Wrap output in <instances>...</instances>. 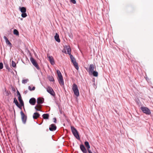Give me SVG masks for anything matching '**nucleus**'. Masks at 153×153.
<instances>
[{"instance_id":"f257e3e1","label":"nucleus","mask_w":153,"mask_h":153,"mask_svg":"<svg viewBox=\"0 0 153 153\" xmlns=\"http://www.w3.org/2000/svg\"><path fill=\"white\" fill-rule=\"evenodd\" d=\"M44 101L43 98L39 97L37 99V104L35 107V109L37 111H40V109L42 108V105H41L43 103Z\"/></svg>"},{"instance_id":"f03ea898","label":"nucleus","mask_w":153,"mask_h":153,"mask_svg":"<svg viewBox=\"0 0 153 153\" xmlns=\"http://www.w3.org/2000/svg\"><path fill=\"white\" fill-rule=\"evenodd\" d=\"M57 73L58 77V81L59 84L61 86L63 85H64V82L63 78L60 71L57 70Z\"/></svg>"},{"instance_id":"7ed1b4c3","label":"nucleus","mask_w":153,"mask_h":153,"mask_svg":"<svg viewBox=\"0 0 153 153\" xmlns=\"http://www.w3.org/2000/svg\"><path fill=\"white\" fill-rule=\"evenodd\" d=\"M71 129L74 137L78 140H80V137L78 132L76 129L73 126H71Z\"/></svg>"},{"instance_id":"20e7f679","label":"nucleus","mask_w":153,"mask_h":153,"mask_svg":"<svg viewBox=\"0 0 153 153\" xmlns=\"http://www.w3.org/2000/svg\"><path fill=\"white\" fill-rule=\"evenodd\" d=\"M72 89L74 94L77 97L79 96V92L77 86L75 84L73 85Z\"/></svg>"},{"instance_id":"39448f33","label":"nucleus","mask_w":153,"mask_h":153,"mask_svg":"<svg viewBox=\"0 0 153 153\" xmlns=\"http://www.w3.org/2000/svg\"><path fill=\"white\" fill-rule=\"evenodd\" d=\"M30 59L33 65L36 68V69L38 70H40V67L36 60L32 57H31Z\"/></svg>"},{"instance_id":"423d86ee","label":"nucleus","mask_w":153,"mask_h":153,"mask_svg":"<svg viewBox=\"0 0 153 153\" xmlns=\"http://www.w3.org/2000/svg\"><path fill=\"white\" fill-rule=\"evenodd\" d=\"M140 109L143 113L147 115H150L151 114L150 110L147 107H141Z\"/></svg>"},{"instance_id":"0eeeda50","label":"nucleus","mask_w":153,"mask_h":153,"mask_svg":"<svg viewBox=\"0 0 153 153\" xmlns=\"http://www.w3.org/2000/svg\"><path fill=\"white\" fill-rule=\"evenodd\" d=\"M47 91L51 95L54 96L55 95V94L53 90V88L49 86H48L46 88Z\"/></svg>"},{"instance_id":"6e6552de","label":"nucleus","mask_w":153,"mask_h":153,"mask_svg":"<svg viewBox=\"0 0 153 153\" xmlns=\"http://www.w3.org/2000/svg\"><path fill=\"white\" fill-rule=\"evenodd\" d=\"M20 114L21 116V118L23 123L25 124L26 123L27 117L25 115L22 111L20 112Z\"/></svg>"},{"instance_id":"1a4fd4ad","label":"nucleus","mask_w":153,"mask_h":153,"mask_svg":"<svg viewBox=\"0 0 153 153\" xmlns=\"http://www.w3.org/2000/svg\"><path fill=\"white\" fill-rule=\"evenodd\" d=\"M18 99L20 103V104H19V105L20 107H19V108H20V109H22V107L24 106V110L25 111V109L24 107V103L22 99V97H20V96L18 97Z\"/></svg>"},{"instance_id":"9d476101","label":"nucleus","mask_w":153,"mask_h":153,"mask_svg":"<svg viewBox=\"0 0 153 153\" xmlns=\"http://www.w3.org/2000/svg\"><path fill=\"white\" fill-rule=\"evenodd\" d=\"M56 129V126L54 124H52L50 126L49 129L50 131H55Z\"/></svg>"},{"instance_id":"9b49d317","label":"nucleus","mask_w":153,"mask_h":153,"mask_svg":"<svg viewBox=\"0 0 153 153\" xmlns=\"http://www.w3.org/2000/svg\"><path fill=\"white\" fill-rule=\"evenodd\" d=\"M94 65L93 64H90L89 68V73L90 74V73L94 71Z\"/></svg>"},{"instance_id":"f8f14e48","label":"nucleus","mask_w":153,"mask_h":153,"mask_svg":"<svg viewBox=\"0 0 153 153\" xmlns=\"http://www.w3.org/2000/svg\"><path fill=\"white\" fill-rule=\"evenodd\" d=\"M29 102L31 105H34L36 103V100L34 98H32L30 99Z\"/></svg>"},{"instance_id":"ddd939ff","label":"nucleus","mask_w":153,"mask_h":153,"mask_svg":"<svg viewBox=\"0 0 153 153\" xmlns=\"http://www.w3.org/2000/svg\"><path fill=\"white\" fill-rule=\"evenodd\" d=\"M80 149L83 153H87V151L85 146L83 144H81L80 146Z\"/></svg>"},{"instance_id":"4468645a","label":"nucleus","mask_w":153,"mask_h":153,"mask_svg":"<svg viewBox=\"0 0 153 153\" xmlns=\"http://www.w3.org/2000/svg\"><path fill=\"white\" fill-rule=\"evenodd\" d=\"M4 38L5 40V42L9 46L11 47L12 46V44L10 41L8 40V38L5 36H4Z\"/></svg>"},{"instance_id":"2eb2a0df","label":"nucleus","mask_w":153,"mask_h":153,"mask_svg":"<svg viewBox=\"0 0 153 153\" xmlns=\"http://www.w3.org/2000/svg\"><path fill=\"white\" fill-rule=\"evenodd\" d=\"M40 114L38 112L34 113L33 115V118L34 119H37L40 116Z\"/></svg>"},{"instance_id":"dca6fc26","label":"nucleus","mask_w":153,"mask_h":153,"mask_svg":"<svg viewBox=\"0 0 153 153\" xmlns=\"http://www.w3.org/2000/svg\"><path fill=\"white\" fill-rule=\"evenodd\" d=\"M54 38L56 41L58 42H60V40L59 38V34L56 33L55 35L54 36Z\"/></svg>"},{"instance_id":"f3484780","label":"nucleus","mask_w":153,"mask_h":153,"mask_svg":"<svg viewBox=\"0 0 153 153\" xmlns=\"http://www.w3.org/2000/svg\"><path fill=\"white\" fill-rule=\"evenodd\" d=\"M48 58L50 63L52 65H53L55 64L54 59L52 56H49Z\"/></svg>"},{"instance_id":"a211bd4d","label":"nucleus","mask_w":153,"mask_h":153,"mask_svg":"<svg viewBox=\"0 0 153 153\" xmlns=\"http://www.w3.org/2000/svg\"><path fill=\"white\" fill-rule=\"evenodd\" d=\"M43 119H49V115L48 114H44L42 115Z\"/></svg>"},{"instance_id":"6ab92c4d","label":"nucleus","mask_w":153,"mask_h":153,"mask_svg":"<svg viewBox=\"0 0 153 153\" xmlns=\"http://www.w3.org/2000/svg\"><path fill=\"white\" fill-rule=\"evenodd\" d=\"M13 102L19 108L20 106L17 100L16 99V98H14V101Z\"/></svg>"},{"instance_id":"aec40b11","label":"nucleus","mask_w":153,"mask_h":153,"mask_svg":"<svg viewBox=\"0 0 153 153\" xmlns=\"http://www.w3.org/2000/svg\"><path fill=\"white\" fill-rule=\"evenodd\" d=\"M19 9L20 11L22 13H25L26 12V8L24 7H19Z\"/></svg>"},{"instance_id":"412c9836","label":"nucleus","mask_w":153,"mask_h":153,"mask_svg":"<svg viewBox=\"0 0 153 153\" xmlns=\"http://www.w3.org/2000/svg\"><path fill=\"white\" fill-rule=\"evenodd\" d=\"M92 74L94 76L97 77L98 76V73L97 72L95 71H94L90 73V74Z\"/></svg>"},{"instance_id":"4be33fe9","label":"nucleus","mask_w":153,"mask_h":153,"mask_svg":"<svg viewBox=\"0 0 153 153\" xmlns=\"http://www.w3.org/2000/svg\"><path fill=\"white\" fill-rule=\"evenodd\" d=\"M85 145L87 148L88 151L90 150L89 149L90 148V146L89 145V143L87 141H85Z\"/></svg>"},{"instance_id":"5701e85b","label":"nucleus","mask_w":153,"mask_h":153,"mask_svg":"<svg viewBox=\"0 0 153 153\" xmlns=\"http://www.w3.org/2000/svg\"><path fill=\"white\" fill-rule=\"evenodd\" d=\"M66 49L67 50V53L69 54L70 56H71V49L70 47L69 46H67L66 47Z\"/></svg>"},{"instance_id":"b1692460","label":"nucleus","mask_w":153,"mask_h":153,"mask_svg":"<svg viewBox=\"0 0 153 153\" xmlns=\"http://www.w3.org/2000/svg\"><path fill=\"white\" fill-rule=\"evenodd\" d=\"M70 58L71 59V62L73 63L74 62H76V59L72 55H71V56H70Z\"/></svg>"},{"instance_id":"393cba45","label":"nucleus","mask_w":153,"mask_h":153,"mask_svg":"<svg viewBox=\"0 0 153 153\" xmlns=\"http://www.w3.org/2000/svg\"><path fill=\"white\" fill-rule=\"evenodd\" d=\"M49 80L50 81L53 82L54 81V79L53 76H48V77Z\"/></svg>"},{"instance_id":"a878e982","label":"nucleus","mask_w":153,"mask_h":153,"mask_svg":"<svg viewBox=\"0 0 153 153\" xmlns=\"http://www.w3.org/2000/svg\"><path fill=\"white\" fill-rule=\"evenodd\" d=\"M73 64L75 68L77 70H78L79 69V67L78 63L76 62H74V63H73Z\"/></svg>"},{"instance_id":"bb28decb","label":"nucleus","mask_w":153,"mask_h":153,"mask_svg":"<svg viewBox=\"0 0 153 153\" xmlns=\"http://www.w3.org/2000/svg\"><path fill=\"white\" fill-rule=\"evenodd\" d=\"M13 33L14 34L16 35L17 36H19V32L16 29H14L13 30Z\"/></svg>"},{"instance_id":"cd10ccee","label":"nucleus","mask_w":153,"mask_h":153,"mask_svg":"<svg viewBox=\"0 0 153 153\" xmlns=\"http://www.w3.org/2000/svg\"><path fill=\"white\" fill-rule=\"evenodd\" d=\"M5 67L8 70V71L9 72H10L12 71V70L10 69L8 66V65L6 64L5 65Z\"/></svg>"},{"instance_id":"c85d7f7f","label":"nucleus","mask_w":153,"mask_h":153,"mask_svg":"<svg viewBox=\"0 0 153 153\" xmlns=\"http://www.w3.org/2000/svg\"><path fill=\"white\" fill-rule=\"evenodd\" d=\"M12 66L13 68H15L16 67V64L13 61H12Z\"/></svg>"},{"instance_id":"c756f323","label":"nucleus","mask_w":153,"mask_h":153,"mask_svg":"<svg viewBox=\"0 0 153 153\" xmlns=\"http://www.w3.org/2000/svg\"><path fill=\"white\" fill-rule=\"evenodd\" d=\"M21 16L22 17L25 18L27 16V15L26 13H22V14Z\"/></svg>"},{"instance_id":"7c9ffc66","label":"nucleus","mask_w":153,"mask_h":153,"mask_svg":"<svg viewBox=\"0 0 153 153\" xmlns=\"http://www.w3.org/2000/svg\"><path fill=\"white\" fill-rule=\"evenodd\" d=\"M29 81L28 79H23L22 81V82L23 83L25 84L26 83L27 81Z\"/></svg>"},{"instance_id":"2f4dec72","label":"nucleus","mask_w":153,"mask_h":153,"mask_svg":"<svg viewBox=\"0 0 153 153\" xmlns=\"http://www.w3.org/2000/svg\"><path fill=\"white\" fill-rule=\"evenodd\" d=\"M3 65L2 62H0V69H1L3 68Z\"/></svg>"},{"instance_id":"473e14b6","label":"nucleus","mask_w":153,"mask_h":153,"mask_svg":"<svg viewBox=\"0 0 153 153\" xmlns=\"http://www.w3.org/2000/svg\"><path fill=\"white\" fill-rule=\"evenodd\" d=\"M5 91L6 93V96H8L9 94V93H10V92H8V91H7L6 90H5Z\"/></svg>"},{"instance_id":"72a5a7b5","label":"nucleus","mask_w":153,"mask_h":153,"mask_svg":"<svg viewBox=\"0 0 153 153\" xmlns=\"http://www.w3.org/2000/svg\"><path fill=\"white\" fill-rule=\"evenodd\" d=\"M70 1L74 4H75L76 3V1L75 0H70Z\"/></svg>"},{"instance_id":"f704fd0d","label":"nucleus","mask_w":153,"mask_h":153,"mask_svg":"<svg viewBox=\"0 0 153 153\" xmlns=\"http://www.w3.org/2000/svg\"><path fill=\"white\" fill-rule=\"evenodd\" d=\"M53 122L54 123H56V117H54L53 118Z\"/></svg>"},{"instance_id":"c9c22d12","label":"nucleus","mask_w":153,"mask_h":153,"mask_svg":"<svg viewBox=\"0 0 153 153\" xmlns=\"http://www.w3.org/2000/svg\"><path fill=\"white\" fill-rule=\"evenodd\" d=\"M17 94L18 96V97L20 96V97H21L20 94L19 92L18 91H17Z\"/></svg>"},{"instance_id":"e433bc0d","label":"nucleus","mask_w":153,"mask_h":153,"mask_svg":"<svg viewBox=\"0 0 153 153\" xmlns=\"http://www.w3.org/2000/svg\"><path fill=\"white\" fill-rule=\"evenodd\" d=\"M28 89H29L30 90V91H32V90H31V89H32L31 87L30 86H28Z\"/></svg>"},{"instance_id":"4c0bfd02","label":"nucleus","mask_w":153,"mask_h":153,"mask_svg":"<svg viewBox=\"0 0 153 153\" xmlns=\"http://www.w3.org/2000/svg\"><path fill=\"white\" fill-rule=\"evenodd\" d=\"M35 87L34 86H33V87L32 88V91H33L35 89Z\"/></svg>"},{"instance_id":"58836bf2","label":"nucleus","mask_w":153,"mask_h":153,"mask_svg":"<svg viewBox=\"0 0 153 153\" xmlns=\"http://www.w3.org/2000/svg\"><path fill=\"white\" fill-rule=\"evenodd\" d=\"M88 151L89 153H92V152H91V151L90 150H88Z\"/></svg>"},{"instance_id":"ea45409f","label":"nucleus","mask_w":153,"mask_h":153,"mask_svg":"<svg viewBox=\"0 0 153 153\" xmlns=\"http://www.w3.org/2000/svg\"><path fill=\"white\" fill-rule=\"evenodd\" d=\"M27 91H25L24 93H25V94H26L27 92Z\"/></svg>"},{"instance_id":"a19ab883","label":"nucleus","mask_w":153,"mask_h":153,"mask_svg":"<svg viewBox=\"0 0 153 153\" xmlns=\"http://www.w3.org/2000/svg\"><path fill=\"white\" fill-rule=\"evenodd\" d=\"M43 120H42V123L40 124H41L43 122Z\"/></svg>"}]
</instances>
